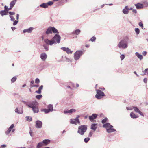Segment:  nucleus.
<instances>
[{
    "mask_svg": "<svg viewBox=\"0 0 148 148\" xmlns=\"http://www.w3.org/2000/svg\"><path fill=\"white\" fill-rule=\"evenodd\" d=\"M70 123L71 124H75V125H77V124H78L79 125L80 124V122H78V121H77V119H71Z\"/></svg>",
    "mask_w": 148,
    "mask_h": 148,
    "instance_id": "nucleus-15",
    "label": "nucleus"
},
{
    "mask_svg": "<svg viewBox=\"0 0 148 148\" xmlns=\"http://www.w3.org/2000/svg\"><path fill=\"white\" fill-rule=\"evenodd\" d=\"M40 7L46 8L48 7L47 3H43L40 5Z\"/></svg>",
    "mask_w": 148,
    "mask_h": 148,
    "instance_id": "nucleus-27",
    "label": "nucleus"
},
{
    "mask_svg": "<svg viewBox=\"0 0 148 148\" xmlns=\"http://www.w3.org/2000/svg\"><path fill=\"white\" fill-rule=\"evenodd\" d=\"M135 31L137 34H138L140 32L139 29L138 28H135Z\"/></svg>",
    "mask_w": 148,
    "mask_h": 148,
    "instance_id": "nucleus-41",
    "label": "nucleus"
},
{
    "mask_svg": "<svg viewBox=\"0 0 148 148\" xmlns=\"http://www.w3.org/2000/svg\"><path fill=\"white\" fill-rule=\"evenodd\" d=\"M87 130V126L81 125L78 127L77 132L78 133L81 135H83Z\"/></svg>",
    "mask_w": 148,
    "mask_h": 148,
    "instance_id": "nucleus-4",
    "label": "nucleus"
},
{
    "mask_svg": "<svg viewBox=\"0 0 148 148\" xmlns=\"http://www.w3.org/2000/svg\"><path fill=\"white\" fill-rule=\"evenodd\" d=\"M43 88V86L42 85H41L38 88V90L36 91V92L40 94L41 93V90Z\"/></svg>",
    "mask_w": 148,
    "mask_h": 148,
    "instance_id": "nucleus-25",
    "label": "nucleus"
},
{
    "mask_svg": "<svg viewBox=\"0 0 148 148\" xmlns=\"http://www.w3.org/2000/svg\"><path fill=\"white\" fill-rule=\"evenodd\" d=\"M90 140V139L88 137L85 138L84 139V141L86 143L88 142Z\"/></svg>",
    "mask_w": 148,
    "mask_h": 148,
    "instance_id": "nucleus-42",
    "label": "nucleus"
},
{
    "mask_svg": "<svg viewBox=\"0 0 148 148\" xmlns=\"http://www.w3.org/2000/svg\"><path fill=\"white\" fill-rule=\"evenodd\" d=\"M113 127H110L109 128L106 130L107 132L108 133H111L114 131H116V130L114 129L113 128Z\"/></svg>",
    "mask_w": 148,
    "mask_h": 148,
    "instance_id": "nucleus-21",
    "label": "nucleus"
},
{
    "mask_svg": "<svg viewBox=\"0 0 148 148\" xmlns=\"http://www.w3.org/2000/svg\"><path fill=\"white\" fill-rule=\"evenodd\" d=\"M134 5L136 7V8L138 9H142L144 7L143 4L140 3H138L137 4H135Z\"/></svg>",
    "mask_w": 148,
    "mask_h": 148,
    "instance_id": "nucleus-14",
    "label": "nucleus"
},
{
    "mask_svg": "<svg viewBox=\"0 0 148 148\" xmlns=\"http://www.w3.org/2000/svg\"><path fill=\"white\" fill-rule=\"evenodd\" d=\"M14 127V124H12L8 130L5 132V133L6 135H8L11 132V130Z\"/></svg>",
    "mask_w": 148,
    "mask_h": 148,
    "instance_id": "nucleus-18",
    "label": "nucleus"
},
{
    "mask_svg": "<svg viewBox=\"0 0 148 148\" xmlns=\"http://www.w3.org/2000/svg\"><path fill=\"white\" fill-rule=\"evenodd\" d=\"M61 3H66L67 2V0H61Z\"/></svg>",
    "mask_w": 148,
    "mask_h": 148,
    "instance_id": "nucleus-57",
    "label": "nucleus"
},
{
    "mask_svg": "<svg viewBox=\"0 0 148 148\" xmlns=\"http://www.w3.org/2000/svg\"><path fill=\"white\" fill-rule=\"evenodd\" d=\"M138 113H139L141 116H142L143 117L144 116V115L143 114V113L140 111Z\"/></svg>",
    "mask_w": 148,
    "mask_h": 148,
    "instance_id": "nucleus-62",
    "label": "nucleus"
},
{
    "mask_svg": "<svg viewBox=\"0 0 148 148\" xmlns=\"http://www.w3.org/2000/svg\"><path fill=\"white\" fill-rule=\"evenodd\" d=\"M7 146L6 145L3 144L1 145V148H5Z\"/></svg>",
    "mask_w": 148,
    "mask_h": 148,
    "instance_id": "nucleus-56",
    "label": "nucleus"
},
{
    "mask_svg": "<svg viewBox=\"0 0 148 148\" xmlns=\"http://www.w3.org/2000/svg\"><path fill=\"white\" fill-rule=\"evenodd\" d=\"M142 4L146 6L148 5V2L146 1H145Z\"/></svg>",
    "mask_w": 148,
    "mask_h": 148,
    "instance_id": "nucleus-45",
    "label": "nucleus"
},
{
    "mask_svg": "<svg viewBox=\"0 0 148 148\" xmlns=\"http://www.w3.org/2000/svg\"><path fill=\"white\" fill-rule=\"evenodd\" d=\"M133 108L134 111L137 113H138L140 111L139 109L137 107L133 106Z\"/></svg>",
    "mask_w": 148,
    "mask_h": 148,
    "instance_id": "nucleus-32",
    "label": "nucleus"
},
{
    "mask_svg": "<svg viewBox=\"0 0 148 148\" xmlns=\"http://www.w3.org/2000/svg\"><path fill=\"white\" fill-rule=\"evenodd\" d=\"M96 91L97 94L95 96V97L98 99L103 98L105 95L103 92L100 90H97Z\"/></svg>",
    "mask_w": 148,
    "mask_h": 148,
    "instance_id": "nucleus-6",
    "label": "nucleus"
},
{
    "mask_svg": "<svg viewBox=\"0 0 148 148\" xmlns=\"http://www.w3.org/2000/svg\"><path fill=\"white\" fill-rule=\"evenodd\" d=\"M129 9L128 6H125L122 12L124 14H127L129 13Z\"/></svg>",
    "mask_w": 148,
    "mask_h": 148,
    "instance_id": "nucleus-12",
    "label": "nucleus"
},
{
    "mask_svg": "<svg viewBox=\"0 0 148 148\" xmlns=\"http://www.w3.org/2000/svg\"><path fill=\"white\" fill-rule=\"evenodd\" d=\"M142 53L144 56H145L147 54V52L145 51H144Z\"/></svg>",
    "mask_w": 148,
    "mask_h": 148,
    "instance_id": "nucleus-63",
    "label": "nucleus"
},
{
    "mask_svg": "<svg viewBox=\"0 0 148 148\" xmlns=\"http://www.w3.org/2000/svg\"><path fill=\"white\" fill-rule=\"evenodd\" d=\"M26 118H27L26 119H27V121H32V118L31 117L27 116Z\"/></svg>",
    "mask_w": 148,
    "mask_h": 148,
    "instance_id": "nucleus-39",
    "label": "nucleus"
},
{
    "mask_svg": "<svg viewBox=\"0 0 148 148\" xmlns=\"http://www.w3.org/2000/svg\"><path fill=\"white\" fill-rule=\"evenodd\" d=\"M80 32L81 31L80 29H77L73 31L72 32V34L78 35L80 33Z\"/></svg>",
    "mask_w": 148,
    "mask_h": 148,
    "instance_id": "nucleus-22",
    "label": "nucleus"
},
{
    "mask_svg": "<svg viewBox=\"0 0 148 148\" xmlns=\"http://www.w3.org/2000/svg\"><path fill=\"white\" fill-rule=\"evenodd\" d=\"M61 37L58 34H56L52 38L51 40H50L47 39H45L44 42L47 44L51 46L53 44H56V43H59L60 42Z\"/></svg>",
    "mask_w": 148,
    "mask_h": 148,
    "instance_id": "nucleus-1",
    "label": "nucleus"
},
{
    "mask_svg": "<svg viewBox=\"0 0 148 148\" xmlns=\"http://www.w3.org/2000/svg\"><path fill=\"white\" fill-rule=\"evenodd\" d=\"M18 22V20L14 21V23H13V25H16L17 24Z\"/></svg>",
    "mask_w": 148,
    "mask_h": 148,
    "instance_id": "nucleus-52",
    "label": "nucleus"
},
{
    "mask_svg": "<svg viewBox=\"0 0 148 148\" xmlns=\"http://www.w3.org/2000/svg\"><path fill=\"white\" fill-rule=\"evenodd\" d=\"M132 12H133L135 14H136L137 13V11L136 9H133L132 10Z\"/></svg>",
    "mask_w": 148,
    "mask_h": 148,
    "instance_id": "nucleus-60",
    "label": "nucleus"
},
{
    "mask_svg": "<svg viewBox=\"0 0 148 148\" xmlns=\"http://www.w3.org/2000/svg\"><path fill=\"white\" fill-rule=\"evenodd\" d=\"M8 13L10 14V15L12 16V15H14L15 14V13L14 12H8Z\"/></svg>",
    "mask_w": 148,
    "mask_h": 148,
    "instance_id": "nucleus-50",
    "label": "nucleus"
},
{
    "mask_svg": "<svg viewBox=\"0 0 148 148\" xmlns=\"http://www.w3.org/2000/svg\"><path fill=\"white\" fill-rule=\"evenodd\" d=\"M143 81H144V82L145 83H146L147 82V78H144V79H143Z\"/></svg>",
    "mask_w": 148,
    "mask_h": 148,
    "instance_id": "nucleus-61",
    "label": "nucleus"
},
{
    "mask_svg": "<svg viewBox=\"0 0 148 148\" xmlns=\"http://www.w3.org/2000/svg\"><path fill=\"white\" fill-rule=\"evenodd\" d=\"M4 8H5L4 10H5V11H7V10H8V7H7V6H6L5 5L4 7Z\"/></svg>",
    "mask_w": 148,
    "mask_h": 148,
    "instance_id": "nucleus-59",
    "label": "nucleus"
},
{
    "mask_svg": "<svg viewBox=\"0 0 148 148\" xmlns=\"http://www.w3.org/2000/svg\"><path fill=\"white\" fill-rule=\"evenodd\" d=\"M52 32L54 33H59L58 30L56 28L54 27H49L46 31L45 33L47 34H52Z\"/></svg>",
    "mask_w": 148,
    "mask_h": 148,
    "instance_id": "nucleus-5",
    "label": "nucleus"
},
{
    "mask_svg": "<svg viewBox=\"0 0 148 148\" xmlns=\"http://www.w3.org/2000/svg\"><path fill=\"white\" fill-rule=\"evenodd\" d=\"M61 49L64 51L66 52L68 54H72L73 52L68 47H61Z\"/></svg>",
    "mask_w": 148,
    "mask_h": 148,
    "instance_id": "nucleus-9",
    "label": "nucleus"
},
{
    "mask_svg": "<svg viewBox=\"0 0 148 148\" xmlns=\"http://www.w3.org/2000/svg\"><path fill=\"white\" fill-rule=\"evenodd\" d=\"M38 105V103L36 101H33L31 103V105L29 107L32 109L34 113H38L39 111L38 109L37 106Z\"/></svg>",
    "mask_w": 148,
    "mask_h": 148,
    "instance_id": "nucleus-3",
    "label": "nucleus"
},
{
    "mask_svg": "<svg viewBox=\"0 0 148 148\" xmlns=\"http://www.w3.org/2000/svg\"><path fill=\"white\" fill-rule=\"evenodd\" d=\"M16 76H14L11 79V81L13 83L15 82L16 80Z\"/></svg>",
    "mask_w": 148,
    "mask_h": 148,
    "instance_id": "nucleus-37",
    "label": "nucleus"
},
{
    "mask_svg": "<svg viewBox=\"0 0 148 148\" xmlns=\"http://www.w3.org/2000/svg\"><path fill=\"white\" fill-rule=\"evenodd\" d=\"M40 81L38 78H37L35 79V83H36L38 84L40 83Z\"/></svg>",
    "mask_w": 148,
    "mask_h": 148,
    "instance_id": "nucleus-46",
    "label": "nucleus"
},
{
    "mask_svg": "<svg viewBox=\"0 0 148 148\" xmlns=\"http://www.w3.org/2000/svg\"><path fill=\"white\" fill-rule=\"evenodd\" d=\"M107 120L108 119L107 118L103 119L101 121L102 123L103 124L104 123L107 121Z\"/></svg>",
    "mask_w": 148,
    "mask_h": 148,
    "instance_id": "nucleus-40",
    "label": "nucleus"
},
{
    "mask_svg": "<svg viewBox=\"0 0 148 148\" xmlns=\"http://www.w3.org/2000/svg\"><path fill=\"white\" fill-rule=\"evenodd\" d=\"M125 57V56L123 54L121 55V56H120V58L121 60H123Z\"/></svg>",
    "mask_w": 148,
    "mask_h": 148,
    "instance_id": "nucleus-49",
    "label": "nucleus"
},
{
    "mask_svg": "<svg viewBox=\"0 0 148 148\" xmlns=\"http://www.w3.org/2000/svg\"><path fill=\"white\" fill-rule=\"evenodd\" d=\"M70 113H71L73 112H75L76 111V110L74 109H71L69 110Z\"/></svg>",
    "mask_w": 148,
    "mask_h": 148,
    "instance_id": "nucleus-47",
    "label": "nucleus"
},
{
    "mask_svg": "<svg viewBox=\"0 0 148 148\" xmlns=\"http://www.w3.org/2000/svg\"><path fill=\"white\" fill-rule=\"evenodd\" d=\"M16 2V0H14L12 1L10 3V5L11 7H13L15 5Z\"/></svg>",
    "mask_w": 148,
    "mask_h": 148,
    "instance_id": "nucleus-30",
    "label": "nucleus"
},
{
    "mask_svg": "<svg viewBox=\"0 0 148 148\" xmlns=\"http://www.w3.org/2000/svg\"><path fill=\"white\" fill-rule=\"evenodd\" d=\"M138 25L140 26L142 29H143V23L141 22L139 23Z\"/></svg>",
    "mask_w": 148,
    "mask_h": 148,
    "instance_id": "nucleus-44",
    "label": "nucleus"
},
{
    "mask_svg": "<svg viewBox=\"0 0 148 148\" xmlns=\"http://www.w3.org/2000/svg\"><path fill=\"white\" fill-rule=\"evenodd\" d=\"M22 102L24 104H25L26 106H27L29 107V106H30L31 105V103L32 102H30L29 103V104L28 103H27V102L25 101H22Z\"/></svg>",
    "mask_w": 148,
    "mask_h": 148,
    "instance_id": "nucleus-35",
    "label": "nucleus"
},
{
    "mask_svg": "<svg viewBox=\"0 0 148 148\" xmlns=\"http://www.w3.org/2000/svg\"><path fill=\"white\" fill-rule=\"evenodd\" d=\"M8 12L5 10H2L0 11V14L2 16H3L4 15H8Z\"/></svg>",
    "mask_w": 148,
    "mask_h": 148,
    "instance_id": "nucleus-20",
    "label": "nucleus"
},
{
    "mask_svg": "<svg viewBox=\"0 0 148 148\" xmlns=\"http://www.w3.org/2000/svg\"><path fill=\"white\" fill-rule=\"evenodd\" d=\"M44 146L42 142H41L38 143L37 146V148H40Z\"/></svg>",
    "mask_w": 148,
    "mask_h": 148,
    "instance_id": "nucleus-29",
    "label": "nucleus"
},
{
    "mask_svg": "<svg viewBox=\"0 0 148 148\" xmlns=\"http://www.w3.org/2000/svg\"><path fill=\"white\" fill-rule=\"evenodd\" d=\"M42 97V95L40 94V95H38L36 96V98H37L38 99H39L40 98H41Z\"/></svg>",
    "mask_w": 148,
    "mask_h": 148,
    "instance_id": "nucleus-38",
    "label": "nucleus"
},
{
    "mask_svg": "<svg viewBox=\"0 0 148 148\" xmlns=\"http://www.w3.org/2000/svg\"><path fill=\"white\" fill-rule=\"evenodd\" d=\"M97 124L92 123L91 124L90 128L94 131H95L97 127Z\"/></svg>",
    "mask_w": 148,
    "mask_h": 148,
    "instance_id": "nucleus-19",
    "label": "nucleus"
},
{
    "mask_svg": "<svg viewBox=\"0 0 148 148\" xmlns=\"http://www.w3.org/2000/svg\"><path fill=\"white\" fill-rule=\"evenodd\" d=\"M129 38L128 36L124 37L118 43L117 46L120 49H125L128 47Z\"/></svg>",
    "mask_w": 148,
    "mask_h": 148,
    "instance_id": "nucleus-2",
    "label": "nucleus"
},
{
    "mask_svg": "<svg viewBox=\"0 0 148 148\" xmlns=\"http://www.w3.org/2000/svg\"><path fill=\"white\" fill-rule=\"evenodd\" d=\"M47 108L50 111V112H52L53 110H55L53 109V106L52 105L49 104Z\"/></svg>",
    "mask_w": 148,
    "mask_h": 148,
    "instance_id": "nucleus-24",
    "label": "nucleus"
},
{
    "mask_svg": "<svg viewBox=\"0 0 148 148\" xmlns=\"http://www.w3.org/2000/svg\"><path fill=\"white\" fill-rule=\"evenodd\" d=\"M83 52L81 51H77L74 54V58L75 60L79 59L82 55Z\"/></svg>",
    "mask_w": 148,
    "mask_h": 148,
    "instance_id": "nucleus-7",
    "label": "nucleus"
},
{
    "mask_svg": "<svg viewBox=\"0 0 148 148\" xmlns=\"http://www.w3.org/2000/svg\"><path fill=\"white\" fill-rule=\"evenodd\" d=\"M130 116L132 118H136L138 117V116L136 115L135 114L132 112H131Z\"/></svg>",
    "mask_w": 148,
    "mask_h": 148,
    "instance_id": "nucleus-26",
    "label": "nucleus"
},
{
    "mask_svg": "<svg viewBox=\"0 0 148 148\" xmlns=\"http://www.w3.org/2000/svg\"><path fill=\"white\" fill-rule=\"evenodd\" d=\"M143 72L144 74L141 75H148V68H147L145 70L143 71Z\"/></svg>",
    "mask_w": 148,
    "mask_h": 148,
    "instance_id": "nucleus-33",
    "label": "nucleus"
},
{
    "mask_svg": "<svg viewBox=\"0 0 148 148\" xmlns=\"http://www.w3.org/2000/svg\"><path fill=\"white\" fill-rule=\"evenodd\" d=\"M28 148H34V146L33 145H30L29 146Z\"/></svg>",
    "mask_w": 148,
    "mask_h": 148,
    "instance_id": "nucleus-64",
    "label": "nucleus"
},
{
    "mask_svg": "<svg viewBox=\"0 0 148 148\" xmlns=\"http://www.w3.org/2000/svg\"><path fill=\"white\" fill-rule=\"evenodd\" d=\"M64 114L70 113L69 110H64Z\"/></svg>",
    "mask_w": 148,
    "mask_h": 148,
    "instance_id": "nucleus-54",
    "label": "nucleus"
},
{
    "mask_svg": "<svg viewBox=\"0 0 148 148\" xmlns=\"http://www.w3.org/2000/svg\"><path fill=\"white\" fill-rule=\"evenodd\" d=\"M135 55L137 56L138 58L140 60H141L143 59V56L142 55L139 54L138 53L136 52L135 53Z\"/></svg>",
    "mask_w": 148,
    "mask_h": 148,
    "instance_id": "nucleus-31",
    "label": "nucleus"
},
{
    "mask_svg": "<svg viewBox=\"0 0 148 148\" xmlns=\"http://www.w3.org/2000/svg\"><path fill=\"white\" fill-rule=\"evenodd\" d=\"M31 87H39V85H31Z\"/></svg>",
    "mask_w": 148,
    "mask_h": 148,
    "instance_id": "nucleus-55",
    "label": "nucleus"
},
{
    "mask_svg": "<svg viewBox=\"0 0 148 148\" xmlns=\"http://www.w3.org/2000/svg\"><path fill=\"white\" fill-rule=\"evenodd\" d=\"M35 127L37 128H41L42 127V123L39 120H37L36 121Z\"/></svg>",
    "mask_w": 148,
    "mask_h": 148,
    "instance_id": "nucleus-8",
    "label": "nucleus"
},
{
    "mask_svg": "<svg viewBox=\"0 0 148 148\" xmlns=\"http://www.w3.org/2000/svg\"><path fill=\"white\" fill-rule=\"evenodd\" d=\"M80 117L79 115H77L76 117L75 118L76 119H77V121H78V122L80 123V121L79 119H78V118Z\"/></svg>",
    "mask_w": 148,
    "mask_h": 148,
    "instance_id": "nucleus-58",
    "label": "nucleus"
},
{
    "mask_svg": "<svg viewBox=\"0 0 148 148\" xmlns=\"http://www.w3.org/2000/svg\"><path fill=\"white\" fill-rule=\"evenodd\" d=\"M96 38L94 36H93L89 40V41H91L92 42H93L96 40Z\"/></svg>",
    "mask_w": 148,
    "mask_h": 148,
    "instance_id": "nucleus-43",
    "label": "nucleus"
},
{
    "mask_svg": "<svg viewBox=\"0 0 148 148\" xmlns=\"http://www.w3.org/2000/svg\"><path fill=\"white\" fill-rule=\"evenodd\" d=\"M50 140L49 139H45L44 140L42 141V143L44 146L47 145L48 144H49L50 142Z\"/></svg>",
    "mask_w": 148,
    "mask_h": 148,
    "instance_id": "nucleus-23",
    "label": "nucleus"
},
{
    "mask_svg": "<svg viewBox=\"0 0 148 148\" xmlns=\"http://www.w3.org/2000/svg\"><path fill=\"white\" fill-rule=\"evenodd\" d=\"M15 112L18 114H21L23 112V110L22 109L19 108L18 109V108H17L15 110Z\"/></svg>",
    "mask_w": 148,
    "mask_h": 148,
    "instance_id": "nucleus-16",
    "label": "nucleus"
},
{
    "mask_svg": "<svg viewBox=\"0 0 148 148\" xmlns=\"http://www.w3.org/2000/svg\"><path fill=\"white\" fill-rule=\"evenodd\" d=\"M34 28L32 27H30L28 29H24L23 31V33H31L32 30H33Z\"/></svg>",
    "mask_w": 148,
    "mask_h": 148,
    "instance_id": "nucleus-11",
    "label": "nucleus"
},
{
    "mask_svg": "<svg viewBox=\"0 0 148 148\" xmlns=\"http://www.w3.org/2000/svg\"><path fill=\"white\" fill-rule=\"evenodd\" d=\"M97 114H93L91 116H89V118L91 121H92L94 119L97 118Z\"/></svg>",
    "mask_w": 148,
    "mask_h": 148,
    "instance_id": "nucleus-17",
    "label": "nucleus"
},
{
    "mask_svg": "<svg viewBox=\"0 0 148 148\" xmlns=\"http://www.w3.org/2000/svg\"><path fill=\"white\" fill-rule=\"evenodd\" d=\"M133 107H127L126 109L128 110H132L133 109Z\"/></svg>",
    "mask_w": 148,
    "mask_h": 148,
    "instance_id": "nucleus-51",
    "label": "nucleus"
},
{
    "mask_svg": "<svg viewBox=\"0 0 148 148\" xmlns=\"http://www.w3.org/2000/svg\"><path fill=\"white\" fill-rule=\"evenodd\" d=\"M46 44H44L43 45V46L44 47V49L46 51H48L49 50V47L48 45H49V44H47L46 43Z\"/></svg>",
    "mask_w": 148,
    "mask_h": 148,
    "instance_id": "nucleus-28",
    "label": "nucleus"
},
{
    "mask_svg": "<svg viewBox=\"0 0 148 148\" xmlns=\"http://www.w3.org/2000/svg\"><path fill=\"white\" fill-rule=\"evenodd\" d=\"M47 6L48 7V6H51L52 5L53 3V2L52 1H49L47 3Z\"/></svg>",
    "mask_w": 148,
    "mask_h": 148,
    "instance_id": "nucleus-36",
    "label": "nucleus"
},
{
    "mask_svg": "<svg viewBox=\"0 0 148 148\" xmlns=\"http://www.w3.org/2000/svg\"><path fill=\"white\" fill-rule=\"evenodd\" d=\"M42 111H44L46 114H47L50 112V111L48 109H44L41 110Z\"/></svg>",
    "mask_w": 148,
    "mask_h": 148,
    "instance_id": "nucleus-34",
    "label": "nucleus"
},
{
    "mask_svg": "<svg viewBox=\"0 0 148 148\" xmlns=\"http://www.w3.org/2000/svg\"><path fill=\"white\" fill-rule=\"evenodd\" d=\"M93 134V132L92 131H90L89 133L88 136L89 137H91L92 136V135Z\"/></svg>",
    "mask_w": 148,
    "mask_h": 148,
    "instance_id": "nucleus-53",
    "label": "nucleus"
},
{
    "mask_svg": "<svg viewBox=\"0 0 148 148\" xmlns=\"http://www.w3.org/2000/svg\"><path fill=\"white\" fill-rule=\"evenodd\" d=\"M103 127L106 128V130L110 127H113V126L111 125L109 123H106L103 124Z\"/></svg>",
    "mask_w": 148,
    "mask_h": 148,
    "instance_id": "nucleus-13",
    "label": "nucleus"
},
{
    "mask_svg": "<svg viewBox=\"0 0 148 148\" xmlns=\"http://www.w3.org/2000/svg\"><path fill=\"white\" fill-rule=\"evenodd\" d=\"M47 57V54L45 53H42L40 55V58L42 60L45 61L46 60Z\"/></svg>",
    "mask_w": 148,
    "mask_h": 148,
    "instance_id": "nucleus-10",
    "label": "nucleus"
},
{
    "mask_svg": "<svg viewBox=\"0 0 148 148\" xmlns=\"http://www.w3.org/2000/svg\"><path fill=\"white\" fill-rule=\"evenodd\" d=\"M9 17L11 18V20L12 21H14L15 20L14 18L12 16L9 15Z\"/></svg>",
    "mask_w": 148,
    "mask_h": 148,
    "instance_id": "nucleus-48",
    "label": "nucleus"
}]
</instances>
